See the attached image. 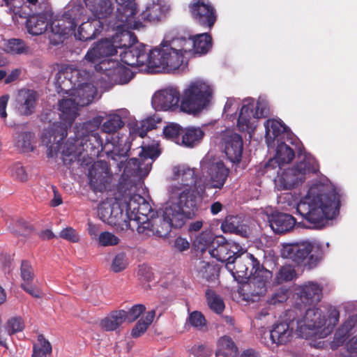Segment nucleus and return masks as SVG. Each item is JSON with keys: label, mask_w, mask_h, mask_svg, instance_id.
Instances as JSON below:
<instances>
[{"label": "nucleus", "mask_w": 357, "mask_h": 357, "mask_svg": "<svg viewBox=\"0 0 357 357\" xmlns=\"http://www.w3.org/2000/svg\"><path fill=\"white\" fill-rule=\"evenodd\" d=\"M102 117L98 116L82 123L76 124L74 128L73 139L86 137L89 135H99L97 132L102 121ZM73 139V137H71Z\"/></svg>", "instance_id": "2f4dec72"}, {"label": "nucleus", "mask_w": 357, "mask_h": 357, "mask_svg": "<svg viewBox=\"0 0 357 357\" xmlns=\"http://www.w3.org/2000/svg\"><path fill=\"white\" fill-rule=\"evenodd\" d=\"M139 199L142 200V203L138 204L137 206H132L131 202L128 204L126 218L123 220V224H122V229L134 231L136 228L137 231V227L142 226V222H149L151 220L148 218L149 213L152 211L151 206L142 197H139Z\"/></svg>", "instance_id": "a211bd4d"}, {"label": "nucleus", "mask_w": 357, "mask_h": 357, "mask_svg": "<svg viewBox=\"0 0 357 357\" xmlns=\"http://www.w3.org/2000/svg\"><path fill=\"white\" fill-rule=\"evenodd\" d=\"M10 176L15 180L25 182L28 180V174L20 163H15L10 168Z\"/></svg>", "instance_id": "0e129e2a"}, {"label": "nucleus", "mask_w": 357, "mask_h": 357, "mask_svg": "<svg viewBox=\"0 0 357 357\" xmlns=\"http://www.w3.org/2000/svg\"><path fill=\"white\" fill-rule=\"evenodd\" d=\"M296 276L295 271L291 267L282 266L280 268L276 275V281L278 283L291 281Z\"/></svg>", "instance_id": "338daca9"}, {"label": "nucleus", "mask_w": 357, "mask_h": 357, "mask_svg": "<svg viewBox=\"0 0 357 357\" xmlns=\"http://www.w3.org/2000/svg\"><path fill=\"white\" fill-rule=\"evenodd\" d=\"M197 190V187L182 189L178 185L171 186L172 193L177 197L176 201L166 207L173 211L176 225H183L187 218L191 219L197 214L199 202Z\"/></svg>", "instance_id": "6e6552de"}, {"label": "nucleus", "mask_w": 357, "mask_h": 357, "mask_svg": "<svg viewBox=\"0 0 357 357\" xmlns=\"http://www.w3.org/2000/svg\"><path fill=\"white\" fill-rule=\"evenodd\" d=\"M175 42L163 40L158 47L146 50L145 65L150 68H162L167 71L178 70L183 63V56L178 52Z\"/></svg>", "instance_id": "0eeeda50"}, {"label": "nucleus", "mask_w": 357, "mask_h": 357, "mask_svg": "<svg viewBox=\"0 0 357 357\" xmlns=\"http://www.w3.org/2000/svg\"><path fill=\"white\" fill-rule=\"evenodd\" d=\"M136 6V13H135L133 17L135 22H139L143 24L142 22H159L162 17L165 15L166 11V6L162 4V1L157 0L156 1H153L152 2L148 3L146 7V9L142 11L139 15L137 20L135 19V15L137 13V4Z\"/></svg>", "instance_id": "c85d7f7f"}, {"label": "nucleus", "mask_w": 357, "mask_h": 357, "mask_svg": "<svg viewBox=\"0 0 357 357\" xmlns=\"http://www.w3.org/2000/svg\"><path fill=\"white\" fill-rule=\"evenodd\" d=\"M225 153L227 158L233 163H239L242 158L243 141L237 133H232L224 139Z\"/></svg>", "instance_id": "bb28decb"}, {"label": "nucleus", "mask_w": 357, "mask_h": 357, "mask_svg": "<svg viewBox=\"0 0 357 357\" xmlns=\"http://www.w3.org/2000/svg\"><path fill=\"white\" fill-rule=\"evenodd\" d=\"M221 229L225 233L241 234L243 226L240 224L237 216H227L221 225Z\"/></svg>", "instance_id": "3c124183"}, {"label": "nucleus", "mask_w": 357, "mask_h": 357, "mask_svg": "<svg viewBox=\"0 0 357 357\" xmlns=\"http://www.w3.org/2000/svg\"><path fill=\"white\" fill-rule=\"evenodd\" d=\"M103 151V143L99 135H89L86 137L71 139L70 137L62 147V155L78 157L85 153L91 158H98Z\"/></svg>", "instance_id": "9d476101"}, {"label": "nucleus", "mask_w": 357, "mask_h": 357, "mask_svg": "<svg viewBox=\"0 0 357 357\" xmlns=\"http://www.w3.org/2000/svg\"><path fill=\"white\" fill-rule=\"evenodd\" d=\"M83 10L84 8L81 6H74L63 14L61 20L52 23V34L49 36L52 45L62 43L66 36L75 32Z\"/></svg>", "instance_id": "f8f14e48"}, {"label": "nucleus", "mask_w": 357, "mask_h": 357, "mask_svg": "<svg viewBox=\"0 0 357 357\" xmlns=\"http://www.w3.org/2000/svg\"><path fill=\"white\" fill-rule=\"evenodd\" d=\"M212 37L208 33L194 36V53L199 55L206 54L212 47Z\"/></svg>", "instance_id": "79ce46f5"}, {"label": "nucleus", "mask_w": 357, "mask_h": 357, "mask_svg": "<svg viewBox=\"0 0 357 357\" xmlns=\"http://www.w3.org/2000/svg\"><path fill=\"white\" fill-rule=\"evenodd\" d=\"M175 218L173 211L165 207L161 216L152 218L149 222H142V226L137 227V232L143 237L155 236L159 238H165L172 228L182 227L183 225H176Z\"/></svg>", "instance_id": "9b49d317"}, {"label": "nucleus", "mask_w": 357, "mask_h": 357, "mask_svg": "<svg viewBox=\"0 0 357 357\" xmlns=\"http://www.w3.org/2000/svg\"><path fill=\"white\" fill-rule=\"evenodd\" d=\"M202 169L208 177L207 185L210 188L222 189L230 173L229 169L220 160L204 162Z\"/></svg>", "instance_id": "aec40b11"}, {"label": "nucleus", "mask_w": 357, "mask_h": 357, "mask_svg": "<svg viewBox=\"0 0 357 357\" xmlns=\"http://www.w3.org/2000/svg\"><path fill=\"white\" fill-rule=\"evenodd\" d=\"M303 181L291 168L284 170L278 179V185L283 190L296 188Z\"/></svg>", "instance_id": "ea45409f"}, {"label": "nucleus", "mask_w": 357, "mask_h": 357, "mask_svg": "<svg viewBox=\"0 0 357 357\" xmlns=\"http://www.w3.org/2000/svg\"><path fill=\"white\" fill-rule=\"evenodd\" d=\"M126 310L112 311L107 317L100 321V326L106 331L118 329L126 320Z\"/></svg>", "instance_id": "f704fd0d"}, {"label": "nucleus", "mask_w": 357, "mask_h": 357, "mask_svg": "<svg viewBox=\"0 0 357 357\" xmlns=\"http://www.w3.org/2000/svg\"><path fill=\"white\" fill-rule=\"evenodd\" d=\"M77 100L75 98H63L59 102L61 119L63 122H55L43 130L41 142L47 149V155L52 158L57 155L62 147V142L66 137L68 130L71 128L78 115Z\"/></svg>", "instance_id": "7ed1b4c3"}, {"label": "nucleus", "mask_w": 357, "mask_h": 357, "mask_svg": "<svg viewBox=\"0 0 357 357\" xmlns=\"http://www.w3.org/2000/svg\"><path fill=\"white\" fill-rule=\"evenodd\" d=\"M94 17L79 25L77 32L75 33L76 39L88 41L94 39L100 34L103 29V23L100 21L101 18Z\"/></svg>", "instance_id": "cd10ccee"}, {"label": "nucleus", "mask_w": 357, "mask_h": 357, "mask_svg": "<svg viewBox=\"0 0 357 357\" xmlns=\"http://www.w3.org/2000/svg\"><path fill=\"white\" fill-rule=\"evenodd\" d=\"M254 99L244 100L237 119V127L240 131L248 132L250 134L254 132L257 119L254 116Z\"/></svg>", "instance_id": "5701e85b"}, {"label": "nucleus", "mask_w": 357, "mask_h": 357, "mask_svg": "<svg viewBox=\"0 0 357 357\" xmlns=\"http://www.w3.org/2000/svg\"><path fill=\"white\" fill-rule=\"evenodd\" d=\"M183 128L175 123H170L163 129V135L165 138L172 139L177 143L180 139V135L182 134Z\"/></svg>", "instance_id": "bf43d9fd"}, {"label": "nucleus", "mask_w": 357, "mask_h": 357, "mask_svg": "<svg viewBox=\"0 0 357 357\" xmlns=\"http://www.w3.org/2000/svg\"><path fill=\"white\" fill-rule=\"evenodd\" d=\"M182 131L181 144L185 147H194L204 136V132L199 127L189 126L183 128Z\"/></svg>", "instance_id": "e433bc0d"}, {"label": "nucleus", "mask_w": 357, "mask_h": 357, "mask_svg": "<svg viewBox=\"0 0 357 357\" xmlns=\"http://www.w3.org/2000/svg\"><path fill=\"white\" fill-rule=\"evenodd\" d=\"M59 93L74 96L80 107L92 102L97 89L91 82V75L85 70L78 69L72 65L63 66L57 74Z\"/></svg>", "instance_id": "f03ea898"}, {"label": "nucleus", "mask_w": 357, "mask_h": 357, "mask_svg": "<svg viewBox=\"0 0 357 357\" xmlns=\"http://www.w3.org/2000/svg\"><path fill=\"white\" fill-rule=\"evenodd\" d=\"M309 307L305 310L302 323H299L300 327L309 330H315L321 328L326 323V319L322 311L317 307Z\"/></svg>", "instance_id": "7c9ffc66"}, {"label": "nucleus", "mask_w": 357, "mask_h": 357, "mask_svg": "<svg viewBox=\"0 0 357 357\" xmlns=\"http://www.w3.org/2000/svg\"><path fill=\"white\" fill-rule=\"evenodd\" d=\"M128 265V261L126 253L120 252L116 255L113 259L111 269L114 273H119L125 270Z\"/></svg>", "instance_id": "680f3d73"}, {"label": "nucleus", "mask_w": 357, "mask_h": 357, "mask_svg": "<svg viewBox=\"0 0 357 357\" xmlns=\"http://www.w3.org/2000/svg\"><path fill=\"white\" fill-rule=\"evenodd\" d=\"M273 276L272 272L263 265L254 271V273L247 279L250 287V294L254 296L264 295L266 291V284Z\"/></svg>", "instance_id": "4be33fe9"}, {"label": "nucleus", "mask_w": 357, "mask_h": 357, "mask_svg": "<svg viewBox=\"0 0 357 357\" xmlns=\"http://www.w3.org/2000/svg\"><path fill=\"white\" fill-rule=\"evenodd\" d=\"M282 258L291 259L298 266L308 268L315 267L323 257V250L320 245L303 241L282 245L280 250Z\"/></svg>", "instance_id": "1a4fd4ad"}, {"label": "nucleus", "mask_w": 357, "mask_h": 357, "mask_svg": "<svg viewBox=\"0 0 357 357\" xmlns=\"http://www.w3.org/2000/svg\"><path fill=\"white\" fill-rule=\"evenodd\" d=\"M134 77L133 73L127 67L121 65L119 63L108 73L107 79L112 84H126Z\"/></svg>", "instance_id": "c9c22d12"}, {"label": "nucleus", "mask_w": 357, "mask_h": 357, "mask_svg": "<svg viewBox=\"0 0 357 357\" xmlns=\"http://www.w3.org/2000/svg\"><path fill=\"white\" fill-rule=\"evenodd\" d=\"M205 296L209 308L215 313L220 314L225 307L222 298L211 289H206Z\"/></svg>", "instance_id": "a18cd8bd"}, {"label": "nucleus", "mask_w": 357, "mask_h": 357, "mask_svg": "<svg viewBox=\"0 0 357 357\" xmlns=\"http://www.w3.org/2000/svg\"><path fill=\"white\" fill-rule=\"evenodd\" d=\"M261 266L253 255L243 250L238 252L229 263L225 264L226 268L231 273L238 282H244L254 273V271H257Z\"/></svg>", "instance_id": "ddd939ff"}, {"label": "nucleus", "mask_w": 357, "mask_h": 357, "mask_svg": "<svg viewBox=\"0 0 357 357\" xmlns=\"http://www.w3.org/2000/svg\"><path fill=\"white\" fill-rule=\"evenodd\" d=\"M107 155L114 161V164H116L118 171L123 170V176L127 177L143 178L146 176L151 169V162L144 164L139 158H132L128 160L127 153H119L111 151L107 153Z\"/></svg>", "instance_id": "4468645a"}, {"label": "nucleus", "mask_w": 357, "mask_h": 357, "mask_svg": "<svg viewBox=\"0 0 357 357\" xmlns=\"http://www.w3.org/2000/svg\"><path fill=\"white\" fill-rule=\"evenodd\" d=\"M38 341L40 343L41 347L36 344H33L31 357H47V355L51 354L52 351L50 342L44 337L43 335L38 336Z\"/></svg>", "instance_id": "8fccbe9b"}, {"label": "nucleus", "mask_w": 357, "mask_h": 357, "mask_svg": "<svg viewBox=\"0 0 357 357\" xmlns=\"http://www.w3.org/2000/svg\"><path fill=\"white\" fill-rule=\"evenodd\" d=\"M161 121L162 119L155 116L148 117L141 122L140 127L136 129L135 132L140 137L144 138L149 131L156 128L157 124Z\"/></svg>", "instance_id": "603ef678"}, {"label": "nucleus", "mask_w": 357, "mask_h": 357, "mask_svg": "<svg viewBox=\"0 0 357 357\" xmlns=\"http://www.w3.org/2000/svg\"><path fill=\"white\" fill-rule=\"evenodd\" d=\"M198 273L202 278L208 282H211L215 279L216 269L213 265L202 261H200Z\"/></svg>", "instance_id": "5fc2aeb1"}, {"label": "nucleus", "mask_w": 357, "mask_h": 357, "mask_svg": "<svg viewBox=\"0 0 357 357\" xmlns=\"http://www.w3.org/2000/svg\"><path fill=\"white\" fill-rule=\"evenodd\" d=\"M7 52L13 54H28L30 52L29 47L25 42L19 38H12L8 40L6 46Z\"/></svg>", "instance_id": "09e8293b"}, {"label": "nucleus", "mask_w": 357, "mask_h": 357, "mask_svg": "<svg viewBox=\"0 0 357 357\" xmlns=\"http://www.w3.org/2000/svg\"><path fill=\"white\" fill-rule=\"evenodd\" d=\"M269 225L275 234H285L290 232L296 224V218L286 213L275 212L268 217Z\"/></svg>", "instance_id": "393cba45"}, {"label": "nucleus", "mask_w": 357, "mask_h": 357, "mask_svg": "<svg viewBox=\"0 0 357 357\" xmlns=\"http://www.w3.org/2000/svg\"><path fill=\"white\" fill-rule=\"evenodd\" d=\"M265 129L266 138L273 139V140L276 139L278 142L280 140L278 137L285 132L287 127L278 120L271 119L266 121Z\"/></svg>", "instance_id": "c03bdc74"}, {"label": "nucleus", "mask_w": 357, "mask_h": 357, "mask_svg": "<svg viewBox=\"0 0 357 357\" xmlns=\"http://www.w3.org/2000/svg\"><path fill=\"white\" fill-rule=\"evenodd\" d=\"M112 176L109 165L106 161L95 162L89 171L90 187L93 191H105L110 183Z\"/></svg>", "instance_id": "6ab92c4d"}, {"label": "nucleus", "mask_w": 357, "mask_h": 357, "mask_svg": "<svg viewBox=\"0 0 357 357\" xmlns=\"http://www.w3.org/2000/svg\"><path fill=\"white\" fill-rule=\"evenodd\" d=\"M295 157L294 150L284 142L278 144L275 160L279 166L291 162Z\"/></svg>", "instance_id": "49530a36"}, {"label": "nucleus", "mask_w": 357, "mask_h": 357, "mask_svg": "<svg viewBox=\"0 0 357 357\" xmlns=\"http://www.w3.org/2000/svg\"><path fill=\"white\" fill-rule=\"evenodd\" d=\"M181 95L176 87L169 86L156 91L151 100L157 111H174L180 109Z\"/></svg>", "instance_id": "f3484780"}, {"label": "nucleus", "mask_w": 357, "mask_h": 357, "mask_svg": "<svg viewBox=\"0 0 357 357\" xmlns=\"http://www.w3.org/2000/svg\"><path fill=\"white\" fill-rule=\"evenodd\" d=\"M213 87L203 79L190 82L183 91L180 103L181 111L196 115L210 105L213 97Z\"/></svg>", "instance_id": "423d86ee"}, {"label": "nucleus", "mask_w": 357, "mask_h": 357, "mask_svg": "<svg viewBox=\"0 0 357 357\" xmlns=\"http://www.w3.org/2000/svg\"><path fill=\"white\" fill-rule=\"evenodd\" d=\"M298 174V176L304 181L305 175L310 173H316L317 170V165L314 158L304 155L302 160L299 161L292 168Z\"/></svg>", "instance_id": "a19ab883"}, {"label": "nucleus", "mask_w": 357, "mask_h": 357, "mask_svg": "<svg viewBox=\"0 0 357 357\" xmlns=\"http://www.w3.org/2000/svg\"><path fill=\"white\" fill-rule=\"evenodd\" d=\"M98 240V243L103 247L116 245L120 242L119 237L109 231L101 232Z\"/></svg>", "instance_id": "e2e57ef3"}, {"label": "nucleus", "mask_w": 357, "mask_h": 357, "mask_svg": "<svg viewBox=\"0 0 357 357\" xmlns=\"http://www.w3.org/2000/svg\"><path fill=\"white\" fill-rule=\"evenodd\" d=\"M216 355L224 357H237L238 349L229 336L224 335L218 341Z\"/></svg>", "instance_id": "58836bf2"}, {"label": "nucleus", "mask_w": 357, "mask_h": 357, "mask_svg": "<svg viewBox=\"0 0 357 357\" xmlns=\"http://www.w3.org/2000/svg\"><path fill=\"white\" fill-rule=\"evenodd\" d=\"M159 155L160 151L153 146L142 147V150L138 154L139 160H141L144 164L149 162H151L152 164Z\"/></svg>", "instance_id": "6e6d98bb"}, {"label": "nucleus", "mask_w": 357, "mask_h": 357, "mask_svg": "<svg viewBox=\"0 0 357 357\" xmlns=\"http://www.w3.org/2000/svg\"><path fill=\"white\" fill-rule=\"evenodd\" d=\"M124 126L119 114H111L102 125V130L106 133H114Z\"/></svg>", "instance_id": "de8ad7c7"}, {"label": "nucleus", "mask_w": 357, "mask_h": 357, "mask_svg": "<svg viewBox=\"0 0 357 357\" xmlns=\"http://www.w3.org/2000/svg\"><path fill=\"white\" fill-rule=\"evenodd\" d=\"M35 134L30 131L17 132L14 137V145L21 152H32L35 149Z\"/></svg>", "instance_id": "72a5a7b5"}, {"label": "nucleus", "mask_w": 357, "mask_h": 357, "mask_svg": "<svg viewBox=\"0 0 357 357\" xmlns=\"http://www.w3.org/2000/svg\"><path fill=\"white\" fill-rule=\"evenodd\" d=\"M39 93L33 89L19 90L15 99V109L20 116H29L35 113Z\"/></svg>", "instance_id": "412c9836"}, {"label": "nucleus", "mask_w": 357, "mask_h": 357, "mask_svg": "<svg viewBox=\"0 0 357 357\" xmlns=\"http://www.w3.org/2000/svg\"><path fill=\"white\" fill-rule=\"evenodd\" d=\"M294 330L289 323L280 321L275 323L270 330V339L272 344L276 346L284 345L290 342L293 337Z\"/></svg>", "instance_id": "c756f323"}, {"label": "nucleus", "mask_w": 357, "mask_h": 357, "mask_svg": "<svg viewBox=\"0 0 357 357\" xmlns=\"http://www.w3.org/2000/svg\"><path fill=\"white\" fill-rule=\"evenodd\" d=\"M173 172V178L181 181L178 185L182 188V189L192 188V185H196L197 176L194 169L185 166H178L174 167Z\"/></svg>", "instance_id": "473e14b6"}, {"label": "nucleus", "mask_w": 357, "mask_h": 357, "mask_svg": "<svg viewBox=\"0 0 357 357\" xmlns=\"http://www.w3.org/2000/svg\"><path fill=\"white\" fill-rule=\"evenodd\" d=\"M289 290L285 287H280L275 290L268 302L270 305L283 303L288 298Z\"/></svg>", "instance_id": "69168bd1"}, {"label": "nucleus", "mask_w": 357, "mask_h": 357, "mask_svg": "<svg viewBox=\"0 0 357 357\" xmlns=\"http://www.w3.org/2000/svg\"><path fill=\"white\" fill-rule=\"evenodd\" d=\"M86 6L94 16L106 18L114 11L116 4V17L123 23V26L137 28L142 26L141 22L134 20L136 13L135 0H84Z\"/></svg>", "instance_id": "39448f33"}, {"label": "nucleus", "mask_w": 357, "mask_h": 357, "mask_svg": "<svg viewBox=\"0 0 357 357\" xmlns=\"http://www.w3.org/2000/svg\"><path fill=\"white\" fill-rule=\"evenodd\" d=\"M189 12L194 21L200 26L211 30L216 20L214 6L207 0H192L188 5Z\"/></svg>", "instance_id": "2eb2a0df"}, {"label": "nucleus", "mask_w": 357, "mask_h": 357, "mask_svg": "<svg viewBox=\"0 0 357 357\" xmlns=\"http://www.w3.org/2000/svg\"><path fill=\"white\" fill-rule=\"evenodd\" d=\"M27 31L33 36L43 33L47 28V22L38 15H33L28 17L26 22Z\"/></svg>", "instance_id": "37998d69"}, {"label": "nucleus", "mask_w": 357, "mask_h": 357, "mask_svg": "<svg viewBox=\"0 0 357 357\" xmlns=\"http://www.w3.org/2000/svg\"><path fill=\"white\" fill-rule=\"evenodd\" d=\"M59 237L73 243H78L80 241L79 233L71 227H67L63 229L60 231Z\"/></svg>", "instance_id": "774afa93"}, {"label": "nucleus", "mask_w": 357, "mask_h": 357, "mask_svg": "<svg viewBox=\"0 0 357 357\" xmlns=\"http://www.w3.org/2000/svg\"><path fill=\"white\" fill-rule=\"evenodd\" d=\"M340 195L331 185L317 183L311 186L306 197L297 204L296 213L308 225L300 222L298 225L309 229H321L328 220L338 215Z\"/></svg>", "instance_id": "f257e3e1"}, {"label": "nucleus", "mask_w": 357, "mask_h": 357, "mask_svg": "<svg viewBox=\"0 0 357 357\" xmlns=\"http://www.w3.org/2000/svg\"><path fill=\"white\" fill-rule=\"evenodd\" d=\"M116 19H117L116 17ZM116 28L121 30L120 33H116L112 39L115 49H124L120 53L121 61L130 66H142L145 65L147 56L146 54V45L143 43H139L135 34L130 31L125 29H139L144 26L141 22L142 26L134 28L123 26V23L116 20Z\"/></svg>", "instance_id": "20e7f679"}, {"label": "nucleus", "mask_w": 357, "mask_h": 357, "mask_svg": "<svg viewBox=\"0 0 357 357\" xmlns=\"http://www.w3.org/2000/svg\"><path fill=\"white\" fill-rule=\"evenodd\" d=\"M114 210L110 206H101L98 209V214L100 218L109 225H121L123 222V213L122 210L118 209L114 214Z\"/></svg>", "instance_id": "4c0bfd02"}, {"label": "nucleus", "mask_w": 357, "mask_h": 357, "mask_svg": "<svg viewBox=\"0 0 357 357\" xmlns=\"http://www.w3.org/2000/svg\"><path fill=\"white\" fill-rule=\"evenodd\" d=\"M213 239V238L210 231H204L196 237L194 244L197 250L204 252L208 246H210V249L212 248Z\"/></svg>", "instance_id": "4d7b16f0"}, {"label": "nucleus", "mask_w": 357, "mask_h": 357, "mask_svg": "<svg viewBox=\"0 0 357 357\" xmlns=\"http://www.w3.org/2000/svg\"><path fill=\"white\" fill-rule=\"evenodd\" d=\"M117 52L112 40L106 38L99 40L90 48L84 56V59L91 63H97L99 60L115 55Z\"/></svg>", "instance_id": "a878e982"}, {"label": "nucleus", "mask_w": 357, "mask_h": 357, "mask_svg": "<svg viewBox=\"0 0 357 357\" xmlns=\"http://www.w3.org/2000/svg\"><path fill=\"white\" fill-rule=\"evenodd\" d=\"M242 250L243 248L238 243L228 241L223 236H217L213 238L212 248L208 252L218 261L227 264Z\"/></svg>", "instance_id": "dca6fc26"}, {"label": "nucleus", "mask_w": 357, "mask_h": 357, "mask_svg": "<svg viewBox=\"0 0 357 357\" xmlns=\"http://www.w3.org/2000/svg\"><path fill=\"white\" fill-rule=\"evenodd\" d=\"M173 42H175L178 47H177L178 52L183 54L194 52V36H190L188 38L185 37L175 38L172 39Z\"/></svg>", "instance_id": "13d9d810"}, {"label": "nucleus", "mask_w": 357, "mask_h": 357, "mask_svg": "<svg viewBox=\"0 0 357 357\" xmlns=\"http://www.w3.org/2000/svg\"><path fill=\"white\" fill-rule=\"evenodd\" d=\"M24 328V322L20 317H12L6 323V333L8 335L21 332Z\"/></svg>", "instance_id": "052dcab7"}, {"label": "nucleus", "mask_w": 357, "mask_h": 357, "mask_svg": "<svg viewBox=\"0 0 357 357\" xmlns=\"http://www.w3.org/2000/svg\"><path fill=\"white\" fill-rule=\"evenodd\" d=\"M8 229L15 236H26L31 231V227L22 219L13 221L9 225Z\"/></svg>", "instance_id": "864d4df0"}, {"label": "nucleus", "mask_w": 357, "mask_h": 357, "mask_svg": "<svg viewBox=\"0 0 357 357\" xmlns=\"http://www.w3.org/2000/svg\"><path fill=\"white\" fill-rule=\"evenodd\" d=\"M297 290L301 303L305 307L314 305L322 298L323 287L317 282L309 281L301 285Z\"/></svg>", "instance_id": "b1692460"}]
</instances>
